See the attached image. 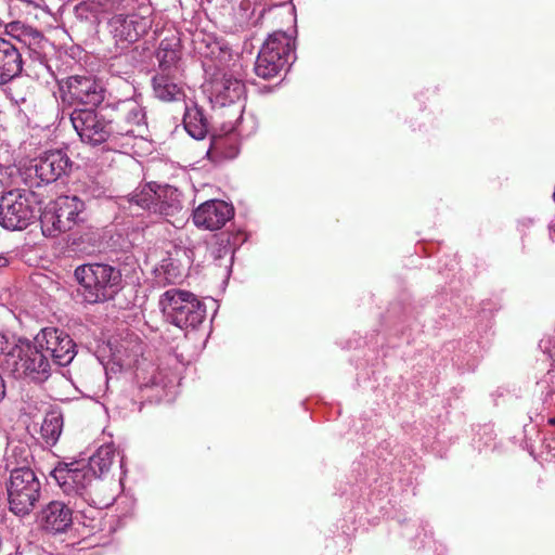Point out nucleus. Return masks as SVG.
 Returning a JSON list of instances; mask_svg holds the SVG:
<instances>
[{"instance_id":"obj_24","label":"nucleus","mask_w":555,"mask_h":555,"mask_svg":"<svg viewBox=\"0 0 555 555\" xmlns=\"http://www.w3.org/2000/svg\"><path fill=\"white\" fill-rule=\"evenodd\" d=\"M35 347H76L73 339L63 330L46 327L35 337Z\"/></svg>"},{"instance_id":"obj_11","label":"nucleus","mask_w":555,"mask_h":555,"mask_svg":"<svg viewBox=\"0 0 555 555\" xmlns=\"http://www.w3.org/2000/svg\"><path fill=\"white\" fill-rule=\"evenodd\" d=\"M115 141L118 137H138L144 127V113L135 101H122L114 109L111 118Z\"/></svg>"},{"instance_id":"obj_30","label":"nucleus","mask_w":555,"mask_h":555,"mask_svg":"<svg viewBox=\"0 0 555 555\" xmlns=\"http://www.w3.org/2000/svg\"><path fill=\"white\" fill-rule=\"evenodd\" d=\"M7 388L2 376L0 375V402L5 397Z\"/></svg>"},{"instance_id":"obj_27","label":"nucleus","mask_w":555,"mask_h":555,"mask_svg":"<svg viewBox=\"0 0 555 555\" xmlns=\"http://www.w3.org/2000/svg\"><path fill=\"white\" fill-rule=\"evenodd\" d=\"M232 253L229 236L221 234L215 237V243L210 246V255L214 259H222Z\"/></svg>"},{"instance_id":"obj_26","label":"nucleus","mask_w":555,"mask_h":555,"mask_svg":"<svg viewBox=\"0 0 555 555\" xmlns=\"http://www.w3.org/2000/svg\"><path fill=\"white\" fill-rule=\"evenodd\" d=\"M115 450L112 444L101 446L96 452L90 456L88 463L85 462L86 468H90L91 472L95 473V476H100L106 473L114 461Z\"/></svg>"},{"instance_id":"obj_33","label":"nucleus","mask_w":555,"mask_h":555,"mask_svg":"<svg viewBox=\"0 0 555 555\" xmlns=\"http://www.w3.org/2000/svg\"><path fill=\"white\" fill-rule=\"evenodd\" d=\"M8 264V259L0 256V268L5 267Z\"/></svg>"},{"instance_id":"obj_10","label":"nucleus","mask_w":555,"mask_h":555,"mask_svg":"<svg viewBox=\"0 0 555 555\" xmlns=\"http://www.w3.org/2000/svg\"><path fill=\"white\" fill-rule=\"evenodd\" d=\"M152 24L149 9H141L140 12L130 14H117L109 22L113 38L120 49H127L146 35Z\"/></svg>"},{"instance_id":"obj_34","label":"nucleus","mask_w":555,"mask_h":555,"mask_svg":"<svg viewBox=\"0 0 555 555\" xmlns=\"http://www.w3.org/2000/svg\"><path fill=\"white\" fill-rule=\"evenodd\" d=\"M547 423L552 426H555V417H550Z\"/></svg>"},{"instance_id":"obj_29","label":"nucleus","mask_w":555,"mask_h":555,"mask_svg":"<svg viewBox=\"0 0 555 555\" xmlns=\"http://www.w3.org/2000/svg\"><path fill=\"white\" fill-rule=\"evenodd\" d=\"M160 196L157 195L156 192H154L152 189H149L147 192L142 191L141 194H135L132 201H134L137 205L145 209H152L153 206L157 205V199Z\"/></svg>"},{"instance_id":"obj_18","label":"nucleus","mask_w":555,"mask_h":555,"mask_svg":"<svg viewBox=\"0 0 555 555\" xmlns=\"http://www.w3.org/2000/svg\"><path fill=\"white\" fill-rule=\"evenodd\" d=\"M215 103L221 107L238 104L245 98V85L232 75L224 74L212 86Z\"/></svg>"},{"instance_id":"obj_17","label":"nucleus","mask_w":555,"mask_h":555,"mask_svg":"<svg viewBox=\"0 0 555 555\" xmlns=\"http://www.w3.org/2000/svg\"><path fill=\"white\" fill-rule=\"evenodd\" d=\"M23 69V56L18 46L0 37V86L17 77Z\"/></svg>"},{"instance_id":"obj_2","label":"nucleus","mask_w":555,"mask_h":555,"mask_svg":"<svg viewBox=\"0 0 555 555\" xmlns=\"http://www.w3.org/2000/svg\"><path fill=\"white\" fill-rule=\"evenodd\" d=\"M8 460L7 468L10 477L5 483L9 509L17 516H26L33 512L41 495V483L29 467L31 461L30 450L25 447H16Z\"/></svg>"},{"instance_id":"obj_25","label":"nucleus","mask_w":555,"mask_h":555,"mask_svg":"<svg viewBox=\"0 0 555 555\" xmlns=\"http://www.w3.org/2000/svg\"><path fill=\"white\" fill-rule=\"evenodd\" d=\"M178 44L168 40H163L157 51V60L159 62L158 73H178V62L180 60V52L176 48Z\"/></svg>"},{"instance_id":"obj_12","label":"nucleus","mask_w":555,"mask_h":555,"mask_svg":"<svg viewBox=\"0 0 555 555\" xmlns=\"http://www.w3.org/2000/svg\"><path fill=\"white\" fill-rule=\"evenodd\" d=\"M5 33L21 44L20 50L26 49L34 61H44L49 40L41 31L21 21H14L5 25Z\"/></svg>"},{"instance_id":"obj_16","label":"nucleus","mask_w":555,"mask_h":555,"mask_svg":"<svg viewBox=\"0 0 555 555\" xmlns=\"http://www.w3.org/2000/svg\"><path fill=\"white\" fill-rule=\"evenodd\" d=\"M75 508L62 501H52L41 511V524L46 530L64 532L73 524Z\"/></svg>"},{"instance_id":"obj_19","label":"nucleus","mask_w":555,"mask_h":555,"mask_svg":"<svg viewBox=\"0 0 555 555\" xmlns=\"http://www.w3.org/2000/svg\"><path fill=\"white\" fill-rule=\"evenodd\" d=\"M133 349H95V357L101 362L106 373H118L124 370L138 367Z\"/></svg>"},{"instance_id":"obj_1","label":"nucleus","mask_w":555,"mask_h":555,"mask_svg":"<svg viewBox=\"0 0 555 555\" xmlns=\"http://www.w3.org/2000/svg\"><path fill=\"white\" fill-rule=\"evenodd\" d=\"M63 493L74 505L76 519L91 529L96 528L102 509L108 507L114 496L106 493L103 481L94 472L86 468L85 462L59 463L51 472Z\"/></svg>"},{"instance_id":"obj_20","label":"nucleus","mask_w":555,"mask_h":555,"mask_svg":"<svg viewBox=\"0 0 555 555\" xmlns=\"http://www.w3.org/2000/svg\"><path fill=\"white\" fill-rule=\"evenodd\" d=\"M238 140L234 132V127L231 126L224 135H216L212 138L208 156L215 160L232 159L238 154Z\"/></svg>"},{"instance_id":"obj_9","label":"nucleus","mask_w":555,"mask_h":555,"mask_svg":"<svg viewBox=\"0 0 555 555\" xmlns=\"http://www.w3.org/2000/svg\"><path fill=\"white\" fill-rule=\"evenodd\" d=\"M70 121L82 142L99 145L115 141L113 125L103 114L91 108H75Z\"/></svg>"},{"instance_id":"obj_22","label":"nucleus","mask_w":555,"mask_h":555,"mask_svg":"<svg viewBox=\"0 0 555 555\" xmlns=\"http://www.w3.org/2000/svg\"><path fill=\"white\" fill-rule=\"evenodd\" d=\"M183 124L188 133L194 139H204L208 132V120L196 105L185 108Z\"/></svg>"},{"instance_id":"obj_3","label":"nucleus","mask_w":555,"mask_h":555,"mask_svg":"<svg viewBox=\"0 0 555 555\" xmlns=\"http://www.w3.org/2000/svg\"><path fill=\"white\" fill-rule=\"evenodd\" d=\"M75 278L80 285L79 293L88 304L114 298L121 283L120 271L105 263L82 264L76 268Z\"/></svg>"},{"instance_id":"obj_21","label":"nucleus","mask_w":555,"mask_h":555,"mask_svg":"<svg viewBox=\"0 0 555 555\" xmlns=\"http://www.w3.org/2000/svg\"><path fill=\"white\" fill-rule=\"evenodd\" d=\"M177 73H157L153 78L156 98L162 101H180L184 98L182 87L176 81Z\"/></svg>"},{"instance_id":"obj_23","label":"nucleus","mask_w":555,"mask_h":555,"mask_svg":"<svg viewBox=\"0 0 555 555\" xmlns=\"http://www.w3.org/2000/svg\"><path fill=\"white\" fill-rule=\"evenodd\" d=\"M64 418L60 411H49L41 425V437L48 446H55L63 430Z\"/></svg>"},{"instance_id":"obj_8","label":"nucleus","mask_w":555,"mask_h":555,"mask_svg":"<svg viewBox=\"0 0 555 555\" xmlns=\"http://www.w3.org/2000/svg\"><path fill=\"white\" fill-rule=\"evenodd\" d=\"M0 356L8 369L33 382L43 383L51 375V361L44 349H9Z\"/></svg>"},{"instance_id":"obj_7","label":"nucleus","mask_w":555,"mask_h":555,"mask_svg":"<svg viewBox=\"0 0 555 555\" xmlns=\"http://www.w3.org/2000/svg\"><path fill=\"white\" fill-rule=\"evenodd\" d=\"M85 203L77 196H60L40 215L42 234L56 237L83 222Z\"/></svg>"},{"instance_id":"obj_32","label":"nucleus","mask_w":555,"mask_h":555,"mask_svg":"<svg viewBox=\"0 0 555 555\" xmlns=\"http://www.w3.org/2000/svg\"><path fill=\"white\" fill-rule=\"evenodd\" d=\"M8 338L3 335V334H0V347H2L3 345L8 344Z\"/></svg>"},{"instance_id":"obj_15","label":"nucleus","mask_w":555,"mask_h":555,"mask_svg":"<svg viewBox=\"0 0 555 555\" xmlns=\"http://www.w3.org/2000/svg\"><path fill=\"white\" fill-rule=\"evenodd\" d=\"M234 215L233 207L224 201L211 199L201 204L193 212L197 228L215 231L221 229Z\"/></svg>"},{"instance_id":"obj_4","label":"nucleus","mask_w":555,"mask_h":555,"mask_svg":"<svg viewBox=\"0 0 555 555\" xmlns=\"http://www.w3.org/2000/svg\"><path fill=\"white\" fill-rule=\"evenodd\" d=\"M164 313L182 330L196 328L206 318V308L197 297L188 291L171 288L159 301Z\"/></svg>"},{"instance_id":"obj_14","label":"nucleus","mask_w":555,"mask_h":555,"mask_svg":"<svg viewBox=\"0 0 555 555\" xmlns=\"http://www.w3.org/2000/svg\"><path fill=\"white\" fill-rule=\"evenodd\" d=\"M70 168L68 155L61 150H53L43 153L28 170H34L40 182L51 183L66 176Z\"/></svg>"},{"instance_id":"obj_5","label":"nucleus","mask_w":555,"mask_h":555,"mask_svg":"<svg viewBox=\"0 0 555 555\" xmlns=\"http://www.w3.org/2000/svg\"><path fill=\"white\" fill-rule=\"evenodd\" d=\"M39 211L34 192L11 190L0 198V225L10 231L24 230L36 220Z\"/></svg>"},{"instance_id":"obj_13","label":"nucleus","mask_w":555,"mask_h":555,"mask_svg":"<svg viewBox=\"0 0 555 555\" xmlns=\"http://www.w3.org/2000/svg\"><path fill=\"white\" fill-rule=\"evenodd\" d=\"M63 100L70 104L96 106L103 101V89L93 77L72 76L66 80Z\"/></svg>"},{"instance_id":"obj_28","label":"nucleus","mask_w":555,"mask_h":555,"mask_svg":"<svg viewBox=\"0 0 555 555\" xmlns=\"http://www.w3.org/2000/svg\"><path fill=\"white\" fill-rule=\"evenodd\" d=\"M48 358L52 357L53 363L59 366H65L69 364L76 356L75 349H44Z\"/></svg>"},{"instance_id":"obj_31","label":"nucleus","mask_w":555,"mask_h":555,"mask_svg":"<svg viewBox=\"0 0 555 555\" xmlns=\"http://www.w3.org/2000/svg\"><path fill=\"white\" fill-rule=\"evenodd\" d=\"M175 357V359L181 364V365H185L186 363H189V361H184L182 354H179V353H173L172 354Z\"/></svg>"},{"instance_id":"obj_6","label":"nucleus","mask_w":555,"mask_h":555,"mask_svg":"<svg viewBox=\"0 0 555 555\" xmlns=\"http://www.w3.org/2000/svg\"><path fill=\"white\" fill-rule=\"evenodd\" d=\"M294 48V38L286 31L276 30L269 35L255 63L256 75L262 79L276 77L288 65Z\"/></svg>"}]
</instances>
